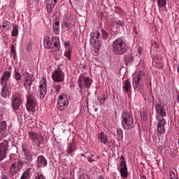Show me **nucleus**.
I'll use <instances>...</instances> for the list:
<instances>
[{"label": "nucleus", "instance_id": "nucleus-1", "mask_svg": "<svg viewBox=\"0 0 179 179\" xmlns=\"http://www.w3.org/2000/svg\"><path fill=\"white\" fill-rule=\"evenodd\" d=\"M12 76V71H6L3 73V76L0 78V85L1 86V96L3 99H6L10 94V88L8 82Z\"/></svg>", "mask_w": 179, "mask_h": 179}, {"label": "nucleus", "instance_id": "nucleus-2", "mask_svg": "<svg viewBox=\"0 0 179 179\" xmlns=\"http://www.w3.org/2000/svg\"><path fill=\"white\" fill-rule=\"evenodd\" d=\"M128 50V45L122 38H117L112 43V51L115 55H124Z\"/></svg>", "mask_w": 179, "mask_h": 179}, {"label": "nucleus", "instance_id": "nucleus-3", "mask_svg": "<svg viewBox=\"0 0 179 179\" xmlns=\"http://www.w3.org/2000/svg\"><path fill=\"white\" fill-rule=\"evenodd\" d=\"M122 126L124 129H132L134 128V117L128 110L122 112L121 115Z\"/></svg>", "mask_w": 179, "mask_h": 179}, {"label": "nucleus", "instance_id": "nucleus-4", "mask_svg": "<svg viewBox=\"0 0 179 179\" xmlns=\"http://www.w3.org/2000/svg\"><path fill=\"white\" fill-rule=\"evenodd\" d=\"M77 83L80 89V93L82 94L83 89H90V87L93 84V80L89 77L85 76L83 74H80L78 77Z\"/></svg>", "mask_w": 179, "mask_h": 179}, {"label": "nucleus", "instance_id": "nucleus-5", "mask_svg": "<svg viewBox=\"0 0 179 179\" xmlns=\"http://www.w3.org/2000/svg\"><path fill=\"white\" fill-rule=\"evenodd\" d=\"M90 43L92 45L94 46L96 50H99L101 47V41H100V37H101V32L100 29H96L95 31H92L90 34Z\"/></svg>", "mask_w": 179, "mask_h": 179}, {"label": "nucleus", "instance_id": "nucleus-6", "mask_svg": "<svg viewBox=\"0 0 179 179\" xmlns=\"http://www.w3.org/2000/svg\"><path fill=\"white\" fill-rule=\"evenodd\" d=\"M28 138L32 141L34 146H36L37 148H40V145L44 142L43 136L36 131H29Z\"/></svg>", "mask_w": 179, "mask_h": 179}, {"label": "nucleus", "instance_id": "nucleus-7", "mask_svg": "<svg viewBox=\"0 0 179 179\" xmlns=\"http://www.w3.org/2000/svg\"><path fill=\"white\" fill-rule=\"evenodd\" d=\"M38 93H39L38 99H40V100H44L45 94H47V78L45 77L41 78Z\"/></svg>", "mask_w": 179, "mask_h": 179}, {"label": "nucleus", "instance_id": "nucleus-8", "mask_svg": "<svg viewBox=\"0 0 179 179\" xmlns=\"http://www.w3.org/2000/svg\"><path fill=\"white\" fill-rule=\"evenodd\" d=\"M22 169H23V162L22 160H17L10 166L8 174L10 177H13L15 174H17Z\"/></svg>", "mask_w": 179, "mask_h": 179}, {"label": "nucleus", "instance_id": "nucleus-9", "mask_svg": "<svg viewBox=\"0 0 179 179\" xmlns=\"http://www.w3.org/2000/svg\"><path fill=\"white\" fill-rule=\"evenodd\" d=\"M52 79L53 82L57 83H61L65 80V73L62 71V69H60L59 66L57 69H55L52 74Z\"/></svg>", "mask_w": 179, "mask_h": 179}, {"label": "nucleus", "instance_id": "nucleus-10", "mask_svg": "<svg viewBox=\"0 0 179 179\" xmlns=\"http://www.w3.org/2000/svg\"><path fill=\"white\" fill-rule=\"evenodd\" d=\"M69 104V101H68V95L65 93H62L57 99V107L59 111H62L65 110L68 105Z\"/></svg>", "mask_w": 179, "mask_h": 179}, {"label": "nucleus", "instance_id": "nucleus-11", "mask_svg": "<svg viewBox=\"0 0 179 179\" xmlns=\"http://www.w3.org/2000/svg\"><path fill=\"white\" fill-rule=\"evenodd\" d=\"M155 118L157 121H158L157 127L158 136L159 135H164V134H166V128H164V127H166V124H167L166 119H164V117L160 118L159 115H156Z\"/></svg>", "mask_w": 179, "mask_h": 179}, {"label": "nucleus", "instance_id": "nucleus-12", "mask_svg": "<svg viewBox=\"0 0 179 179\" xmlns=\"http://www.w3.org/2000/svg\"><path fill=\"white\" fill-rule=\"evenodd\" d=\"M22 101V95H20V94H13L11 97V106L13 107V110L15 111L19 110V108H20V105L23 103Z\"/></svg>", "mask_w": 179, "mask_h": 179}, {"label": "nucleus", "instance_id": "nucleus-13", "mask_svg": "<svg viewBox=\"0 0 179 179\" xmlns=\"http://www.w3.org/2000/svg\"><path fill=\"white\" fill-rule=\"evenodd\" d=\"M145 73L143 70H138L135 72L134 74L132 75L133 76V87L134 90H136L138 87H139V82L143 76H145Z\"/></svg>", "mask_w": 179, "mask_h": 179}, {"label": "nucleus", "instance_id": "nucleus-14", "mask_svg": "<svg viewBox=\"0 0 179 179\" xmlns=\"http://www.w3.org/2000/svg\"><path fill=\"white\" fill-rule=\"evenodd\" d=\"M36 103V98H34L33 95H27L26 108L27 111L34 113V111H36V107L37 106Z\"/></svg>", "mask_w": 179, "mask_h": 179}, {"label": "nucleus", "instance_id": "nucleus-15", "mask_svg": "<svg viewBox=\"0 0 179 179\" xmlns=\"http://www.w3.org/2000/svg\"><path fill=\"white\" fill-rule=\"evenodd\" d=\"M162 101L160 98L157 99V101L155 104V110L157 111V115H159L160 118H163L167 115V113H166V108L162 104Z\"/></svg>", "mask_w": 179, "mask_h": 179}, {"label": "nucleus", "instance_id": "nucleus-16", "mask_svg": "<svg viewBox=\"0 0 179 179\" xmlns=\"http://www.w3.org/2000/svg\"><path fill=\"white\" fill-rule=\"evenodd\" d=\"M120 173L122 178H127V177H128V167H127V161H125V157L122 155L120 156Z\"/></svg>", "mask_w": 179, "mask_h": 179}, {"label": "nucleus", "instance_id": "nucleus-17", "mask_svg": "<svg viewBox=\"0 0 179 179\" xmlns=\"http://www.w3.org/2000/svg\"><path fill=\"white\" fill-rule=\"evenodd\" d=\"M78 150V145L75 142V139L72 138L71 141L67 144V149L66 150V156L73 157L75 152Z\"/></svg>", "mask_w": 179, "mask_h": 179}, {"label": "nucleus", "instance_id": "nucleus-18", "mask_svg": "<svg viewBox=\"0 0 179 179\" xmlns=\"http://www.w3.org/2000/svg\"><path fill=\"white\" fill-rule=\"evenodd\" d=\"M49 50L51 52H57V51L61 50V41H59V38L57 36L52 37V43Z\"/></svg>", "mask_w": 179, "mask_h": 179}, {"label": "nucleus", "instance_id": "nucleus-19", "mask_svg": "<svg viewBox=\"0 0 179 179\" xmlns=\"http://www.w3.org/2000/svg\"><path fill=\"white\" fill-rule=\"evenodd\" d=\"M21 147L24 155L25 160L28 162V163H31L34 160V154L29 150L27 144H22Z\"/></svg>", "mask_w": 179, "mask_h": 179}, {"label": "nucleus", "instance_id": "nucleus-20", "mask_svg": "<svg viewBox=\"0 0 179 179\" xmlns=\"http://www.w3.org/2000/svg\"><path fill=\"white\" fill-rule=\"evenodd\" d=\"M8 148H9V140H4L3 143H0V162L5 159Z\"/></svg>", "mask_w": 179, "mask_h": 179}, {"label": "nucleus", "instance_id": "nucleus-21", "mask_svg": "<svg viewBox=\"0 0 179 179\" xmlns=\"http://www.w3.org/2000/svg\"><path fill=\"white\" fill-rule=\"evenodd\" d=\"M9 135L8 131V124L6 121L3 120L0 122V141H2L3 138H6Z\"/></svg>", "mask_w": 179, "mask_h": 179}, {"label": "nucleus", "instance_id": "nucleus-22", "mask_svg": "<svg viewBox=\"0 0 179 179\" xmlns=\"http://www.w3.org/2000/svg\"><path fill=\"white\" fill-rule=\"evenodd\" d=\"M57 3H58V0H45V5L48 13H51L54 10V8L57 6Z\"/></svg>", "mask_w": 179, "mask_h": 179}, {"label": "nucleus", "instance_id": "nucleus-23", "mask_svg": "<svg viewBox=\"0 0 179 179\" xmlns=\"http://www.w3.org/2000/svg\"><path fill=\"white\" fill-rule=\"evenodd\" d=\"M48 162H47V159L43 155H39L37 157L36 159V167L38 169H44L47 167Z\"/></svg>", "mask_w": 179, "mask_h": 179}, {"label": "nucleus", "instance_id": "nucleus-24", "mask_svg": "<svg viewBox=\"0 0 179 179\" xmlns=\"http://www.w3.org/2000/svg\"><path fill=\"white\" fill-rule=\"evenodd\" d=\"M33 83V76L27 74L24 78L23 86L27 90L31 89V85Z\"/></svg>", "mask_w": 179, "mask_h": 179}, {"label": "nucleus", "instance_id": "nucleus-25", "mask_svg": "<svg viewBox=\"0 0 179 179\" xmlns=\"http://www.w3.org/2000/svg\"><path fill=\"white\" fill-rule=\"evenodd\" d=\"M53 20L55 22L53 24V31L55 34H59V16L55 15V17Z\"/></svg>", "mask_w": 179, "mask_h": 179}, {"label": "nucleus", "instance_id": "nucleus-26", "mask_svg": "<svg viewBox=\"0 0 179 179\" xmlns=\"http://www.w3.org/2000/svg\"><path fill=\"white\" fill-rule=\"evenodd\" d=\"M98 139L99 142H101V143H103V145H107V143H108V136H107V134H106L103 131L99 133Z\"/></svg>", "mask_w": 179, "mask_h": 179}, {"label": "nucleus", "instance_id": "nucleus-27", "mask_svg": "<svg viewBox=\"0 0 179 179\" xmlns=\"http://www.w3.org/2000/svg\"><path fill=\"white\" fill-rule=\"evenodd\" d=\"M52 42V38H50L48 36H45L43 38V47L46 50H50L51 47V43Z\"/></svg>", "mask_w": 179, "mask_h": 179}, {"label": "nucleus", "instance_id": "nucleus-28", "mask_svg": "<svg viewBox=\"0 0 179 179\" xmlns=\"http://www.w3.org/2000/svg\"><path fill=\"white\" fill-rule=\"evenodd\" d=\"M62 84L61 83H56L53 85V89L52 90V93L55 94V96H57L59 92H61V90L62 89Z\"/></svg>", "mask_w": 179, "mask_h": 179}, {"label": "nucleus", "instance_id": "nucleus-29", "mask_svg": "<svg viewBox=\"0 0 179 179\" xmlns=\"http://www.w3.org/2000/svg\"><path fill=\"white\" fill-rule=\"evenodd\" d=\"M1 27L5 31H9V30L12 29V25L10 24V22L9 20H4L2 22Z\"/></svg>", "mask_w": 179, "mask_h": 179}, {"label": "nucleus", "instance_id": "nucleus-30", "mask_svg": "<svg viewBox=\"0 0 179 179\" xmlns=\"http://www.w3.org/2000/svg\"><path fill=\"white\" fill-rule=\"evenodd\" d=\"M131 89V81H129V79L125 80L123 83V90L125 93H129L130 90Z\"/></svg>", "mask_w": 179, "mask_h": 179}, {"label": "nucleus", "instance_id": "nucleus-31", "mask_svg": "<svg viewBox=\"0 0 179 179\" xmlns=\"http://www.w3.org/2000/svg\"><path fill=\"white\" fill-rule=\"evenodd\" d=\"M140 117L143 121H148V120H149V113H148V110H146L145 108H143L140 111Z\"/></svg>", "mask_w": 179, "mask_h": 179}, {"label": "nucleus", "instance_id": "nucleus-32", "mask_svg": "<svg viewBox=\"0 0 179 179\" xmlns=\"http://www.w3.org/2000/svg\"><path fill=\"white\" fill-rule=\"evenodd\" d=\"M112 24L113 27H115L116 29H120V27H124V26H125V22L121 20H114L112 22Z\"/></svg>", "mask_w": 179, "mask_h": 179}, {"label": "nucleus", "instance_id": "nucleus-33", "mask_svg": "<svg viewBox=\"0 0 179 179\" xmlns=\"http://www.w3.org/2000/svg\"><path fill=\"white\" fill-rule=\"evenodd\" d=\"M14 79H15L17 82L22 80V74H20V72L16 67L14 69Z\"/></svg>", "mask_w": 179, "mask_h": 179}, {"label": "nucleus", "instance_id": "nucleus-34", "mask_svg": "<svg viewBox=\"0 0 179 179\" xmlns=\"http://www.w3.org/2000/svg\"><path fill=\"white\" fill-rule=\"evenodd\" d=\"M124 138V131L122 129L118 128L117 129V140L121 141Z\"/></svg>", "mask_w": 179, "mask_h": 179}, {"label": "nucleus", "instance_id": "nucleus-35", "mask_svg": "<svg viewBox=\"0 0 179 179\" xmlns=\"http://www.w3.org/2000/svg\"><path fill=\"white\" fill-rule=\"evenodd\" d=\"M13 28L11 33V36L13 37H16V36L19 34V27L17 26V24H13Z\"/></svg>", "mask_w": 179, "mask_h": 179}, {"label": "nucleus", "instance_id": "nucleus-36", "mask_svg": "<svg viewBox=\"0 0 179 179\" xmlns=\"http://www.w3.org/2000/svg\"><path fill=\"white\" fill-rule=\"evenodd\" d=\"M167 5V0H158L157 1V6L159 9H162V8H166Z\"/></svg>", "mask_w": 179, "mask_h": 179}, {"label": "nucleus", "instance_id": "nucleus-37", "mask_svg": "<svg viewBox=\"0 0 179 179\" xmlns=\"http://www.w3.org/2000/svg\"><path fill=\"white\" fill-rule=\"evenodd\" d=\"M101 37L103 38V40H107L108 38V32L103 28L101 29Z\"/></svg>", "mask_w": 179, "mask_h": 179}, {"label": "nucleus", "instance_id": "nucleus-38", "mask_svg": "<svg viewBox=\"0 0 179 179\" xmlns=\"http://www.w3.org/2000/svg\"><path fill=\"white\" fill-rule=\"evenodd\" d=\"M107 97H108V95L103 94L101 99L97 98V100L99 101L100 106H103V104H106V101L107 100Z\"/></svg>", "mask_w": 179, "mask_h": 179}, {"label": "nucleus", "instance_id": "nucleus-39", "mask_svg": "<svg viewBox=\"0 0 179 179\" xmlns=\"http://www.w3.org/2000/svg\"><path fill=\"white\" fill-rule=\"evenodd\" d=\"M124 62L126 65L128 64H132V55H124Z\"/></svg>", "mask_w": 179, "mask_h": 179}, {"label": "nucleus", "instance_id": "nucleus-40", "mask_svg": "<svg viewBox=\"0 0 179 179\" xmlns=\"http://www.w3.org/2000/svg\"><path fill=\"white\" fill-rule=\"evenodd\" d=\"M71 48H69L64 52V57H66L67 58V59H69V61H70L71 60Z\"/></svg>", "mask_w": 179, "mask_h": 179}, {"label": "nucleus", "instance_id": "nucleus-41", "mask_svg": "<svg viewBox=\"0 0 179 179\" xmlns=\"http://www.w3.org/2000/svg\"><path fill=\"white\" fill-rule=\"evenodd\" d=\"M64 23L66 29H72V23L69 20H64Z\"/></svg>", "mask_w": 179, "mask_h": 179}, {"label": "nucleus", "instance_id": "nucleus-42", "mask_svg": "<svg viewBox=\"0 0 179 179\" xmlns=\"http://www.w3.org/2000/svg\"><path fill=\"white\" fill-rule=\"evenodd\" d=\"M156 66L157 69H163V68H164V64L162 62H158L156 63Z\"/></svg>", "mask_w": 179, "mask_h": 179}, {"label": "nucleus", "instance_id": "nucleus-43", "mask_svg": "<svg viewBox=\"0 0 179 179\" xmlns=\"http://www.w3.org/2000/svg\"><path fill=\"white\" fill-rule=\"evenodd\" d=\"M35 179H47V178L42 173H38L36 175Z\"/></svg>", "mask_w": 179, "mask_h": 179}, {"label": "nucleus", "instance_id": "nucleus-44", "mask_svg": "<svg viewBox=\"0 0 179 179\" xmlns=\"http://www.w3.org/2000/svg\"><path fill=\"white\" fill-rule=\"evenodd\" d=\"M169 178L170 179H178L177 175L174 172L169 173Z\"/></svg>", "mask_w": 179, "mask_h": 179}, {"label": "nucleus", "instance_id": "nucleus-45", "mask_svg": "<svg viewBox=\"0 0 179 179\" xmlns=\"http://www.w3.org/2000/svg\"><path fill=\"white\" fill-rule=\"evenodd\" d=\"M115 13H118L119 15H121L122 13V9L118 6L115 7Z\"/></svg>", "mask_w": 179, "mask_h": 179}, {"label": "nucleus", "instance_id": "nucleus-46", "mask_svg": "<svg viewBox=\"0 0 179 179\" xmlns=\"http://www.w3.org/2000/svg\"><path fill=\"white\" fill-rule=\"evenodd\" d=\"M10 55L13 57L14 61H16V59H17V54L16 53V52H10Z\"/></svg>", "mask_w": 179, "mask_h": 179}, {"label": "nucleus", "instance_id": "nucleus-47", "mask_svg": "<svg viewBox=\"0 0 179 179\" xmlns=\"http://www.w3.org/2000/svg\"><path fill=\"white\" fill-rule=\"evenodd\" d=\"M10 52H16V48L13 44L10 46Z\"/></svg>", "mask_w": 179, "mask_h": 179}, {"label": "nucleus", "instance_id": "nucleus-48", "mask_svg": "<svg viewBox=\"0 0 179 179\" xmlns=\"http://www.w3.org/2000/svg\"><path fill=\"white\" fill-rule=\"evenodd\" d=\"M152 45H154L155 48H159V44H157V42L156 41H152Z\"/></svg>", "mask_w": 179, "mask_h": 179}, {"label": "nucleus", "instance_id": "nucleus-49", "mask_svg": "<svg viewBox=\"0 0 179 179\" xmlns=\"http://www.w3.org/2000/svg\"><path fill=\"white\" fill-rule=\"evenodd\" d=\"M90 156H87V157L93 159L94 157V156H96V152H90Z\"/></svg>", "mask_w": 179, "mask_h": 179}, {"label": "nucleus", "instance_id": "nucleus-50", "mask_svg": "<svg viewBox=\"0 0 179 179\" xmlns=\"http://www.w3.org/2000/svg\"><path fill=\"white\" fill-rule=\"evenodd\" d=\"M87 159L89 163H92V162H96V159H94L93 158H90L89 157H87Z\"/></svg>", "mask_w": 179, "mask_h": 179}, {"label": "nucleus", "instance_id": "nucleus-51", "mask_svg": "<svg viewBox=\"0 0 179 179\" xmlns=\"http://www.w3.org/2000/svg\"><path fill=\"white\" fill-rule=\"evenodd\" d=\"M64 47H69L71 45V43L69 41H66L64 43Z\"/></svg>", "mask_w": 179, "mask_h": 179}, {"label": "nucleus", "instance_id": "nucleus-52", "mask_svg": "<svg viewBox=\"0 0 179 179\" xmlns=\"http://www.w3.org/2000/svg\"><path fill=\"white\" fill-rule=\"evenodd\" d=\"M87 155V152H85L84 154L83 153L80 154V156H82L83 157L87 158V155Z\"/></svg>", "mask_w": 179, "mask_h": 179}, {"label": "nucleus", "instance_id": "nucleus-53", "mask_svg": "<svg viewBox=\"0 0 179 179\" xmlns=\"http://www.w3.org/2000/svg\"><path fill=\"white\" fill-rule=\"evenodd\" d=\"M173 150H175L176 153H178V147H174Z\"/></svg>", "mask_w": 179, "mask_h": 179}, {"label": "nucleus", "instance_id": "nucleus-54", "mask_svg": "<svg viewBox=\"0 0 179 179\" xmlns=\"http://www.w3.org/2000/svg\"><path fill=\"white\" fill-rule=\"evenodd\" d=\"M8 71L12 72V66H8Z\"/></svg>", "mask_w": 179, "mask_h": 179}, {"label": "nucleus", "instance_id": "nucleus-55", "mask_svg": "<svg viewBox=\"0 0 179 179\" xmlns=\"http://www.w3.org/2000/svg\"><path fill=\"white\" fill-rule=\"evenodd\" d=\"M97 179H104V176H99Z\"/></svg>", "mask_w": 179, "mask_h": 179}, {"label": "nucleus", "instance_id": "nucleus-56", "mask_svg": "<svg viewBox=\"0 0 179 179\" xmlns=\"http://www.w3.org/2000/svg\"><path fill=\"white\" fill-rule=\"evenodd\" d=\"M141 179H146V176H145V175L142 176Z\"/></svg>", "mask_w": 179, "mask_h": 179}, {"label": "nucleus", "instance_id": "nucleus-57", "mask_svg": "<svg viewBox=\"0 0 179 179\" xmlns=\"http://www.w3.org/2000/svg\"><path fill=\"white\" fill-rule=\"evenodd\" d=\"M177 101L179 103V94L177 96Z\"/></svg>", "mask_w": 179, "mask_h": 179}, {"label": "nucleus", "instance_id": "nucleus-58", "mask_svg": "<svg viewBox=\"0 0 179 179\" xmlns=\"http://www.w3.org/2000/svg\"><path fill=\"white\" fill-rule=\"evenodd\" d=\"M176 93H177L178 95L179 94V92H178V90H176Z\"/></svg>", "mask_w": 179, "mask_h": 179}, {"label": "nucleus", "instance_id": "nucleus-59", "mask_svg": "<svg viewBox=\"0 0 179 179\" xmlns=\"http://www.w3.org/2000/svg\"><path fill=\"white\" fill-rule=\"evenodd\" d=\"M96 54H97V51H95Z\"/></svg>", "mask_w": 179, "mask_h": 179}, {"label": "nucleus", "instance_id": "nucleus-60", "mask_svg": "<svg viewBox=\"0 0 179 179\" xmlns=\"http://www.w3.org/2000/svg\"><path fill=\"white\" fill-rule=\"evenodd\" d=\"M167 100L169 101V98H167Z\"/></svg>", "mask_w": 179, "mask_h": 179}]
</instances>
